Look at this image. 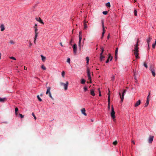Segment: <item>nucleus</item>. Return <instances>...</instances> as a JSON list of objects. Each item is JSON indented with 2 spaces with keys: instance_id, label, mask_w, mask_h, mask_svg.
Masks as SVG:
<instances>
[{
  "instance_id": "obj_29",
  "label": "nucleus",
  "mask_w": 156,
  "mask_h": 156,
  "mask_svg": "<svg viewBox=\"0 0 156 156\" xmlns=\"http://www.w3.org/2000/svg\"><path fill=\"white\" fill-rule=\"evenodd\" d=\"M106 6L107 7H110L111 5H110V2H108L107 3H106Z\"/></svg>"
},
{
  "instance_id": "obj_8",
  "label": "nucleus",
  "mask_w": 156,
  "mask_h": 156,
  "mask_svg": "<svg viewBox=\"0 0 156 156\" xmlns=\"http://www.w3.org/2000/svg\"><path fill=\"white\" fill-rule=\"evenodd\" d=\"M109 92L108 94V109H109L110 108V91L109 90H108Z\"/></svg>"
},
{
  "instance_id": "obj_19",
  "label": "nucleus",
  "mask_w": 156,
  "mask_h": 156,
  "mask_svg": "<svg viewBox=\"0 0 156 156\" xmlns=\"http://www.w3.org/2000/svg\"><path fill=\"white\" fill-rule=\"evenodd\" d=\"M90 94L93 96H94L95 95V94L93 90H90Z\"/></svg>"
},
{
  "instance_id": "obj_10",
  "label": "nucleus",
  "mask_w": 156,
  "mask_h": 156,
  "mask_svg": "<svg viewBox=\"0 0 156 156\" xmlns=\"http://www.w3.org/2000/svg\"><path fill=\"white\" fill-rule=\"evenodd\" d=\"M73 51L74 53L76 54V51L77 50V45L76 44H74L73 46Z\"/></svg>"
},
{
  "instance_id": "obj_28",
  "label": "nucleus",
  "mask_w": 156,
  "mask_h": 156,
  "mask_svg": "<svg viewBox=\"0 0 156 156\" xmlns=\"http://www.w3.org/2000/svg\"><path fill=\"white\" fill-rule=\"evenodd\" d=\"M156 45V39L155 40V43L153 44L152 45V47L153 48H154Z\"/></svg>"
},
{
  "instance_id": "obj_2",
  "label": "nucleus",
  "mask_w": 156,
  "mask_h": 156,
  "mask_svg": "<svg viewBox=\"0 0 156 156\" xmlns=\"http://www.w3.org/2000/svg\"><path fill=\"white\" fill-rule=\"evenodd\" d=\"M87 76L88 77V79L90 80V81H87V83H91V77L90 74V70L88 68H87Z\"/></svg>"
},
{
  "instance_id": "obj_34",
  "label": "nucleus",
  "mask_w": 156,
  "mask_h": 156,
  "mask_svg": "<svg viewBox=\"0 0 156 156\" xmlns=\"http://www.w3.org/2000/svg\"><path fill=\"white\" fill-rule=\"evenodd\" d=\"M9 43L11 44H14L15 43V42L12 40L10 41Z\"/></svg>"
},
{
  "instance_id": "obj_25",
  "label": "nucleus",
  "mask_w": 156,
  "mask_h": 156,
  "mask_svg": "<svg viewBox=\"0 0 156 156\" xmlns=\"http://www.w3.org/2000/svg\"><path fill=\"white\" fill-rule=\"evenodd\" d=\"M149 100H147L146 102V103H145V107H147V105H148L149 104Z\"/></svg>"
},
{
  "instance_id": "obj_37",
  "label": "nucleus",
  "mask_w": 156,
  "mask_h": 156,
  "mask_svg": "<svg viewBox=\"0 0 156 156\" xmlns=\"http://www.w3.org/2000/svg\"><path fill=\"white\" fill-rule=\"evenodd\" d=\"M144 65L146 68H147L148 66L147 65L145 62H144Z\"/></svg>"
},
{
  "instance_id": "obj_13",
  "label": "nucleus",
  "mask_w": 156,
  "mask_h": 156,
  "mask_svg": "<svg viewBox=\"0 0 156 156\" xmlns=\"http://www.w3.org/2000/svg\"><path fill=\"white\" fill-rule=\"evenodd\" d=\"M109 58H110V61H112V57L111 56V55L110 54H109L108 58L106 62V63H108L109 62Z\"/></svg>"
},
{
  "instance_id": "obj_42",
  "label": "nucleus",
  "mask_w": 156,
  "mask_h": 156,
  "mask_svg": "<svg viewBox=\"0 0 156 156\" xmlns=\"http://www.w3.org/2000/svg\"><path fill=\"white\" fill-rule=\"evenodd\" d=\"M79 37H82V31H80L79 32Z\"/></svg>"
},
{
  "instance_id": "obj_58",
  "label": "nucleus",
  "mask_w": 156,
  "mask_h": 156,
  "mask_svg": "<svg viewBox=\"0 0 156 156\" xmlns=\"http://www.w3.org/2000/svg\"><path fill=\"white\" fill-rule=\"evenodd\" d=\"M103 53V52H101V53L100 55V56H102L103 55H102Z\"/></svg>"
},
{
  "instance_id": "obj_21",
  "label": "nucleus",
  "mask_w": 156,
  "mask_h": 156,
  "mask_svg": "<svg viewBox=\"0 0 156 156\" xmlns=\"http://www.w3.org/2000/svg\"><path fill=\"white\" fill-rule=\"evenodd\" d=\"M6 100V98H0V102H4Z\"/></svg>"
},
{
  "instance_id": "obj_17",
  "label": "nucleus",
  "mask_w": 156,
  "mask_h": 156,
  "mask_svg": "<svg viewBox=\"0 0 156 156\" xmlns=\"http://www.w3.org/2000/svg\"><path fill=\"white\" fill-rule=\"evenodd\" d=\"M119 95L120 96V97L121 99V102H122L124 99V95L122 94V96H121V94L120 93H119Z\"/></svg>"
},
{
  "instance_id": "obj_57",
  "label": "nucleus",
  "mask_w": 156,
  "mask_h": 156,
  "mask_svg": "<svg viewBox=\"0 0 156 156\" xmlns=\"http://www.w3.org/2000/svg\"><path fill=\"white\" fill-rule=\"evenodd\" d=\"M60 44L62 46V47L63 46V45L62 44V43H60Z\"/></svg>"
},
{
  "instance_id": "obj_64",
  "label": "nucleus",
  "mask_w": 156,
  "mask_h": 156,
  "mask_svg": "<svg viewBox=\"0 0 156 156\" xmlns=\"http://www.w3.org/2000/svg\"><path fill=\"white\" fill-rule=\"evenodd\" d=\"M85 40V38L83 39V40Z\"/></svg>"
},
{
  "instance_id": "obj_9",
  "label": "nucleus",
  "mask_w": 156,
  "mask_h": 156,
  "mask_svg": "<svg viewBox=\"0 0 156 156\" xmlns=\"http://www.w3.org/2000/svg\"><path fill=\"white\" fill-rule=\"evenodd\" d=\"M38 29L37 28L35 29V36L34 38V43L35 44V41L37 37V34H38V32H37Z\"/></svg>"
},
{
  "instance_id": "obj_7",
  "label": "nucleus",
  "mask_w": 156,
  "mask_h": 156,
  "mask_svg": "<svg viewBox=\"0 0 156 156\" xmlns=\"http://www.w3.org/2000/svg\"><path fill=\"white\" fill-rule=\"evenodd\" d=\"M150 70L151 72V73L154 76H155V69L154 68V67L151 65L150 67Z\"/></svg>"
},
{
  "instance_id": "obj_31",
  "label": "nucleus",
  "mask_w": 156,
  "mask_h": 156,
  "mask_svg": "<svg viewBox=\"0 0 156 156\" xmlns=\"http://www.w3.org/2000/svg\"><path fill=\"white\" fill-rule=\"evenodd\" d=\"M41 68L44 70H45L46 69V67L44 66V65H42Z\"/></svg>"
},
{
  "instance_id": "obj_63",
  "label": "nucleus",
  "mask_w": 156,
  "mask_h": 156,
  "mask_svg": "<svg viewBox=\"0 0 156 156\" xmlns=\"http://www.w3.org/2000/svg\"><path fill=\"white\" fill-rule=\"evenodd\" d=\"M137 1L136 0H134V2H136Z\"/></svg>"
},
{
  "instance_id": "obj_55",
  "label": "nucleus",
  "mask_w": 156,
  "mask_h": 156,
  "mask_svg": "<svg viewBox=\"0 0 156 156\" xmlns=\"http://www.w3.org/2000/svg\"><path fill=\"white\" fill-rule=\"evenodd\" d=\"M88 23V22H86L85 20H84L83 21V24L84 23Z\"/></svg>"
},
{
  "instance_id": "obj_36",
  "label": "nucleus",
  "mask_w": 156,
  "mask_h": 156,
  "mask_svg": "<svg viewBox=\"0 0 156 156\" xmlns=\"http://www.w3.org/2000/svg\"><path fill=\"white\" fill-rule=\"evenodd\" d=\"M65 74V73L64 71H63L62 73V76L64 77V75Z\"/></svg>"
},
{
  "instance_id": "obj_45",
  "label": "nucleus",
  "mask_w": 156,
  "mask_h": 156,
  "mask_svg": "<svg viewBox=\"0 0 156 156\" xmlns=\"http://www.w3.org/2000/svg\"><path fill=\"white\" fill-rule=\"evenodd\" d=\"M98 90L99 91V96H101V91L100 90L99 88L98 89Z\"/></svg>"
},
{
  "instance_id": "obj_56",
  "label": "nucleus",
  "mask_w": 156,
  "mask_h": 156,
  "mask_svg": "<svg viewBox=\"0 0 156 156\" xmlns=\"http://www.w3.org/2000/svg\"><path fill=\"white\" fill-rule=\"evenodd\" d=\"M27 67H26L25 66L24 67V69L25 70H27Z\"/></svg>"
},
{
  "instance_id": "obj_41",
  "label": "nucleus",
  "mask_w": 156,
  "mask_h": 156,
  "mask_svg": "<svg viewBox=\"0 0 156 156\" xmlns=\"http://www.w3.org/2000/svg\"><path fill=\"white\" fill-rule=\"evenodd\" d=\"M32 115L34 116V119L35 120H36V117L35 116V115H34V113L32 112Z\"/></svg>"
},
{
  "instance_id": "obj_54",
  "label": "nucleus",
  "mask_w": 156,
  "mask_h": 156,
  "mask_svg": "<svg viewBox=\"0 0 156 156\" xmlns=\"http://www.w3.org/2000/svg\"><path fill=\"white\" fill-rule=\"evenodd\" d=\"M101 52H103L104 51V49H103V48H101Z\"/></svg>"
},
{
  "instance_id": "obj_33",
  "label": "nucleus",
  "mask_w": 156,
  "mask_h": 156,
  "mask_svg": "<svg viewBox=\"0 0 156 156\" xmlns=\"http://www.w3.org/2000/svg\"><path fill=\"white\" fill-rule=\"evenodd\" d=\"M134 15L135 16H137V11H136V10H135L134 11Z\"/></svg>"
},
{
  "instance_id": "obj_40",
  "label": "nucleus",
  "mask_w": 156,
  "mask_h": 156,
  "mask_svg": "<svg viewBox=\"0 0 156 156\" xmlns=\"http://www.w3.org/2000/svg\"><path fill=\"white\" fill-rule=\"evenodd\" d=\"M150 92H149V94L147 97V100H149V98L150 96Z\"/></svg>"
},
{
  "instance_id": "obj_32",
  "label": "nucleus",
  "mask_w": 156,
  "mask_h": 156,
  "mask_svg": "<svg viewBox=\"0 0 156 156\" xmlns=\"http://www.w3.org/2000/svg\"><path fill=\"white\" fill-rule=\"evenodd\" d=\"M37 99H38V100L40 101H41L42 100V99L40 98L39 97V95H38L37 96Z\"/></svg>"
},
{
  "instance_id": "obj_12",
  "label": "nucleus",
  "mask_w": 156,
  "mask_h": 156,
  "mask_svg": "<svg viewBox=\"0 0 156 156\" xmlns=\"http://www.w3.org/2000/svg\"><path fill=\"white\" fill-rule=\"evenodd\" d=\"M153 138L154 136H150L148 139V142L149 143H151L153 140Z\"/></svg>"
},
{
  "instance_id": "obj_48",
  "label": "nucleus",
  "mask_w": 156,
  "mask_h": 156,
  "mask_svg": "<svg viewBox=\"0 0 156 156\" xmlns=\"http://www.w3.org/2000/svg\"><path fill=\"white\" fill-rule=\"evenodd\" d=\"M19 115L20 116V117L21 118H23L24 117L23 115L22 114H19Z\"/></svg>"
},
{
  "instance_id": "obj_22",
  "label": "nucleus",
  "mask_w": 156,
  "mask_h": 156,
  "mask_svg": "<svg viewBox=\"0 0 156 156\" xmlns=\"http://www.w3.org/2000/svg\"><path fill=\"white\" fill-rule=\"evenodd\" d=\"M85 80L84 79H82L81 80V83L82 84H84L85 83Z\"/></svg>"
},
{
  "instance_id": "obj_53",
  "label": "nucleus",
  "mask_w": 156,
  "mask_h": 156,
  "mask_svg": "<svg viewBox=\"0 0 156 156\" xmlns=\"http://www.w3.org/2000/svg\"><path fill=\"white\" fill-rule=\"evenodd\" d=\"M110 34H109L108 35L107 37V38L108 39H109V37H110Z\"/></svg>"
},
{
  "instance_id": "obj_27",
  "label": "nucleus",
  "mask_w": 156,
  "mask_h": 156,
  "mask_svg": "<svg viewBox=\"0 0 156 156\" xmlns=\"http://www.w3.org/2000/svg\"><path fill=\"white\" fill-rule=\"evenodd\" d=\"M41 56L42 58V60L43 61H44L45 59V57L43 56L42 55H41Z\"/></svg>"
},
{
  "instance_id": "obj_1",
  "label": "nucleus",
  "mask_w": 156,
  "mask_h": 156,
  "mask_svg": "<svg viewBox=\"0 0 156 156\" xmlns=\"http://www.w3.org/2000/svg\"><path fill=\"white\" fill-rule=\"evenodd\" d=\"M139 42V39H137L136 44H135L134 47V49L133 50V51L134 52L133 53L134 55H135L136 58H140V57L138 56L139 53L138 52L139 51L138 50L139 48L138 47Z\"/></svg>"
},
{
  "instance_id": "obj_61",
  "label": "nucleus",
  "mask_w": 156,
  "mask_h": 156,
  "mask_svg": "<svg viewBox=\"0 0 156 156\" xmlns=\"http://www.w3.org/2000/svg\"><path fill=\"white\" fill-rule=\"evenodd\" d=\"M32 45V43H30V47Z\"/></svg>"
},
{
  "instance_id": "obj_20",
  "label": "nucleus",
  "mask_w": 156,
  "mask_h": 156,
  "mask_svg": "<svg viewBox=\"0 0 156 156\" xmlns=\"http://www.w3.org/2000/svg\"><path fill=\"white\" fill-rule=\"evenodd\" d=\"M1 30L2 31H4L5 30V28L3 24H1L0 26Z\"/></svg>"
},
{
  "instance_id": "obj_5",
  "label": "nucleus",
  "mask_w": 156,
  "mask_h": 156,
  "mask_svg": "<svg viewBox=\"0 0 156 156\" xmlns=\"http://www.w3.org/2000/svg\"><path fill=\"white\" fill-rule=\"evenodd\" d=\"M152 37L151 36H149L146 39V41L147 43L148 46V49H149L150 47H149V44L150 43L152 39Z\"/></svg>"
},
{
  "instance_id": "obj_52",
  "label": "nucleus",
  "mask_w": 156,
  "mask_h": 156,
  "mask_svg": "<svg viewBox=\"0 0 156 156\" xmlns=\"http://www.w3.org/2000/svg\"><path fill=\"white\" fill-rule=\"evenodd\" d=\"M34 29L37 28V24H35V25L34 26Z\"/></svg>"
},
{
  "instance_id": "obj_23",
  "label": "nucleus",
  "mask_w": 156,
  "mask_h": 156,
  "mask_svg": "<svg viewBox=\"0 0 156 156\" xmlns=\"http://www.w3.org/2000/svg\"><path fill=\"white\" fill-rule=\"evenodd\" d=\"M105 58V56L103 55L100 56V60L102 61Z\"/></svg>"
},
{
  "instance_id": "obj_60",
  "label": "nucleus",
  "mask_w": 156,
  "mask_h": 156,
  "mask_svg": "<svg viewBox=\"0 0 156 156\" xmlns=\"http://www.w3.org/2000/svg\"><path fill=\"white\" fill-rule=\"evenodd\" d=\"M132 143H133V144H135V142H134V141L132 140Z\"/></svg>"
},
{
  "instance_id": "obj_50",
  "label": "nucleus",
  "mask_w": 156,
  "mask_h": 156,
  "mask_svg": "<svg viewBox=\"0 0 156 156\" xmlns=\"http://www.w3.org/2000/svg\"><path fill=\"white\" fill-rule=\"evenodd\" d=\"M15 112H17V111H18V108L17 107H16L15 108Z\"/></svg>"
},
{
  "instance_id": "obj_51",
  "label": "nucleus",
  "mask_w": 156,
  "mask_h": 156,
  "mask_svg": "<svg viewBox=\"0 0 156 156\" xmlns=\"http://www.w3.org/2000/svg\"><path fill=\"white\" fill-rule=\"evenodd\" d=\"M105 33H103L102 32V35H101V39H102L104 36V34H105Z\"/></svg>"
},
{
  "instance_id": "obj_11",
  "label": "nucleus",
  "mask_w": 156,
  "mask_h": 156,
  "mask_svg": "<svg viewBox=\"0 0 156 156\" xmlns=\"http://www.w3.org/2000/svg\"><path fill=\"white\" fill-rule=\"evenodd\" d=\"M36 20L41 23H42L43 24H44V23L42 20L41 19V18L40 17L39 18H35Z\"/></svg>"
},
{
  "instance_id": "obj_38",
  "label": "nucleus",
  "mask_w": 156,
  "mask_h": 156,
  "mask_svg": "<svg viewBox=\"0 0 156 156\" xmlns=\"http://www.w3.org/2000/svg\"><path fill=\"white\" fill-rule=\"evenodd\" d=\"M108 12L107 11H105L103 12V13L105 15H107L108 13Z\"/></svg>"
},
{
  "instance_id": "obj_43",
  "label": "nucleus",
  "mask_w": 156,
  "mask_h": 156,
  "mask_svg": "<svg viewBox=\"0 0 156 156\" xmlns=\"http://www.w3.org/2000/svg\"><path fill=\"white\" fill-rule=\"evenodd\" d=\"M87 90V87H84V91H86Z\"/></svg>"
},
{
  "instance_id": "obj_4",
  "label": "nucleus",
  "mask_w": 156,
  "mask_h": 156,
  "mask_svg": "<svg viewBox=\"0 0 156 156\" xmlns=\"http://www.w3.org/2000/svg\"><path fill=\"white\" fill-rule=\"evenodd\" d=\"M111 110H112V112H111V116L112 117V119H114L115 118V113L114 111L113 106L112 105V106H111Z\"/></svg>"
},
{
  "instance_id": "obj_39",
  "label": "nucleus",
  "mask_w": 156,
  "mask_h": 156,
  "mask_svg": "<svg viewBox=\"0 0 156 156\" xmlns=\"http://www.w3.org/2000/svg\"><path fill=\"white\" fill-rule=\"evenodd\" d=\"M79 37V42H81V40H82V37Z\"/></svg>"
},
{
  "instance_id": "obj_35",
  "label": "nucleus",
  "mask_w": 156,
  "mask_h": 156,
  "mask_svg": "<svg viewBox=\"0 0 156 156\" xmlns=\"http://www.w3.org/2000/svg\"><path fill=\"white\" fill-rule=\"evenodd\" d=\"M117 144V141H115L113 143V144L115 145H116Z\"/></svg>"
},
{
  "instance_id": "obj_59",
  "label": "nucleus",
  "mask_w": 156,
  "mask_h": 156,
  "mask_svg": "<svg viewBox=\"0 0 156 156\" xmlns=\"http://www.w3.org/2000/svg\"><path fill=\"white\" fill-rule=\"evenodd\" d=\"M72 40H71V41H70V44H71L72 43Z\"/></svg>"
},
{
  "instance_id": "obj_30",
  "label": "nucleus",
  "mask_w": 156,
  "mask_h": 156,
  "mask_svg": "<svg viewBox=\"0 0 156 156\" xmlns=\"http://www.w3.org/2000/svg\"><path fill=\"white\" fill-rule=\"evenodd\" d=\"M78 46L80 49L81 47V42H79L78 43Z\"/></svg>"
},
{
  "instance_id": "obj_47",
  "label": "nucleus",
  "mask_w": 156,
  "mask_h": 156,
  "mask_svg": "<svg viewBox=\"0 0 156 156\" xmlns=\"http://www.w3.org/2000/svg\"><path fill=\"white\" fill-rule=\"evenodd\" d=\"M115 76H113V77H112V79H111V80H112V81H114L115 79Z\"/></svg>"
},
{
  "instance_id": "obj_14",
  "label": "nucleus",
  "mask_w": 156,
  "mask_h": 156,
  "mask_svg": "<svg viewBox=\"0 0 156 156\" xmlns=\"http://www.w3.org/2000/svg\"><path fill=\"white\" fill-rule=\"evenodd\" d=\"M86 110L85 108H83L81 110V112L84 115L86 116L87 115V114L85 112Z\"/></svg>"
},
{
  "instance_id": "obj_46",
  "label": "nucleus",
  "mask_w": 156,
  "mask_h": 156,
  "mask_svg": "<svg viewBox=\"0 0 156 156\" xmlns=\"http://www.w3.org/2000/svg\"><path fill=\"white\" fill-rule=\"evenodd\" d=\"M126 90H123V92H122V94H123V95H124L125 93H126Z\"/></svg>"
},
{
  "instance_id": "obj_62",
  "label": "nucleus",
  "mask_w": 156,
  "mask_h": 156,
  "mask_svg": "<svg viewBox=\"0 0 156 156\" xmlns=\"http://www.w3.org/2000/svg\"><path fill=\"white\" fill-rule=\"evenodd\" d=\"M15 113L16 115H17V112H15Z\"/></svg>"
},
{
  "instance_id": "obj_15",
  "label": "nucleus",
  "mask_w": 156,
  "mask_h": 156,
  "mask_svg": "<svg viewBox=\"0 0 156 156\" xmlns=\"http://www.w3.org/2000/svg\"><path fill=\"white\" fill-rule=\"evenodd\" d=\"M141 103V101L140 100H138L135 105V106L136 107L139 106Z\"/></svg>"
},
{
  "instance_id": "obj_49",
  "label": "nucleus",
  "mask_w": 156,
  "mask_h": 156,
  "mask_svg": "<svg viewBox=\"0 0 156 156\" xmlns=\"http://www.w3.org/2000/svg\"><path fill=\"white\" fill-rule=\"evenodd\" d=\"M10 58L14 60H16V58L13 57H11Z\"/></svg>"
},
{
  "instance_id": "obj_24",
  "label": "nucleus",
  "mask_w": 156,
  "mask_h": 156,
  "mask_svg": "<svg viewBox=\"0 0 156 156\" xmlns=\"http://www.w3.org/2000/svg\"><path fill=\"white\" fill-rule=\"evenodd\" d=\"M87 27V25L86 23H84V27L83 29L86 30Z\"/></svg>"
},
{
  "instance_id": "obj_26",
  "label": "nucleus",
  "mask_w": 156,
  "mask_h": 156,
  "mask_svg": "<svg viewBox=\"0 0 156 156\" xmlns=\"http://www.w3.org/2000/svg\"><path fill=\"white\" fill-rule=\"evenodd\" d=\"M86 60L87 61V65L88 64H89V58L88 57H87L86 58Z\"/></svg>"
},
{
  "instance_id": "obj_16",
  "label": "nucleus",
  "mask_w": 156,
  "mask_h": 156,
  "mask_svg": "<svg viewBox=\"0 0 156 156\" xmlns=\"http://www.w3.org/2000/svg\"><path fill=\"white\" fill-rule=\"evenodd\" d=\"M118 50V48H117L115 51V58H116V59H117Z\"/></svg>"
},
{
  "instance_id": "obj_18",
  "label": "nucleus",
  "mask_w": 156,
  "mask_h": 156,
  "mask_svg": "<svg viewBox=\"0 0 156 156\" xmlns=\"http://www.w3.org/2000/svg\"><path fill=\"white\" fill-rule=\"evenodd\" d=\"M102 27H103V33H105V30L104 22L103 21H102Z\"/></svg>"
},
{
  "instance_id": "obj_6",
  "label": "nucleus",
  "mask_w": 156,
  "mask_h": 156,
  "mask_svg": "<svg viewBox=\"0 0 156 156\" xmlns=\"http://www.w3.org/2000/svg\"><path fill=\"white\" fill-rule=\"evenodd\" d=\"M60 84L61 85L63 86H64V88L65 90H67L68 86L69 84V82L68 81H66V83H64L62 82H61Z\"/></svg>"
},
{
  "instance_id": "obj_44",
  "label": "nucleus",
  "mask_w": 156,
  "mask_h": 156,
  "mask_svg": "<svg viewBox=\"0 0 156 156\" xmlns=\"http://www.w3.org/2000/svg\"><path fill=\"white\" fill-rule=\"evenodd\" d=\"M70 58H68L67 59V62H68L69 63H70Z\"/></svg>"
},
{
  "instance_id": "obj_3",
  "label": "nucleus",
  "mask_w": 156,
  "mask_h": 156,
  "mask_svg": "<svg viewBox=\"0 0 156 156\" xmlns=\"http://www.w3.org/2000/svg\"><path fill=\"white\" fill-rule=\"evenodd\" d=\"M47 91L46 93V94H49V97L51 98V99L52 100H54V98L52 97L51 94L50 92V89L51 88L50 87H47Z\"/></svg>"
}]
</instances>
